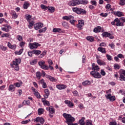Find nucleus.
<instances>
[{"instance_id":"obj_1","label":"nucleus","mask_w":125,"mask_h":125,"mask_svg":"<svg viewBox=\"0 0 125 125\" xmlns=\"http://www.w3.org/2000/svg\"><path fill=\"white\" fill-rule=\"evenodd\" d=\"M62 116L64 119H65V123L69 125L71 123H74L75 122V118L73 117L71 115L67 113H63Z\"/></svg>"},{"instance_id":"obj_2","label":"nucleus","mask_w":125,"mask_h":125,"mask_svg":"<svg viewBox=\"0 0 125 125\" xmlns=\"http://www.w3.org/2000/svg\"><path fill=\"white\" fill-rule=\"evenodd\" d=\"M73 12L77 13V14H86V11L82 8L73 7L72 8Z\"/></svg>"},{"instance_id":"obj_3","label":"nucleus","mask_w":125,"mask_h":125,"mask_svg":"<svg viewBox=\"0 0 125 125\" xmlns=\"http://www.w3.org/2000/svg\"><path fill=\"white\" fill-rule=\"evenodd\" d=\"M116 22V24H115V23ZM111 24L114 25H116L117 27H123L124 23H123L122 22H121V21L118 18H116L114 21L111 22Z\"/></svg>"},{"instance_id":"obj_4","label":"nucleus","mask_w":125,"mask_h":125,"mask_svg":"<svg viewBox=\"0 0 125 125\" xmlns=\"http://www.w3.org/2000/svg\"><path fill=\"white\" fill-rule=\"evenodd\" d=\"M28 46L30 49H37L38 47L42 46V44L37 42H34L33 43H30Z\"/></svg>"},{"instance_id":"obj_5","label":"nucleus","mask_w":125,"mask_h":125,"mask_svg":"<svg viewBox=\"0 0 125 125\" xmlns=\"http://www.w3.org/2000/svg\"><path fill=\"white\" fill-rule=\"evenodd\" d=\"M90 75L95 79H101L102 78L101 74L98 71H91Z\"/></svg>"},{"instance_id":"obj_6","label":"nucleus","mask_w":125,"mask_h":125,"mask_svg":"<svg viewBox=\"0 0 125 125\" xmlns=\"http://www.w3.org/2000/svg\"><path fill=\"white\" fill-rule=\"evenodd\" d=\"M120 74V81L123 82L124 81L125 82V69H120L119 71Z\"/></svg>"},{"instance_id":"obj_7","label":"nucleus","mask_w":125,"mask_h":125,"mask_svg":"<svg viewBox=\"0 0 125 125\" xmlns=\"http://www.w3.org/2000/svg\"><path fill=\"white\" fill-rule=\"evenodd\" d=\"M38 64L43 70H48L49 69L48 66L45 65V62L43 61L39 62Z\"/></svg>"},{"instance_id":"obj_8","label":"nucleus","mask_w":125,"mask_h":125,"mask_svg":"<svg viewBox=\"0 0 125 125\" xmlns=\"http://www.w3.org/2000/svg\"><path fill=\"white\" fill-rule=\"evenodd\" d=\"M84 25V21L80 20L78 21V23L76 25V28H78L79 30H83V27Z\"/></svg>"},{"instance_id":"obj_9","label":"nucleus","mask_w":125,"mask_h":125,"mask_svg":"<svg viewBox=\"0 0 125 125\" xmlns=\"http://www.w3.org/2000/svg\"><path fill=\"white\" fill-rule=\"evenodd\" d=\"M102 37L103 38H109L111 40H112V39H114V36H112L111 33L107 32H104L102 34Z\"/></svg>"},{"instance_id":"obj_10","label":"nucleus","mask_w":125,"mask_h":125,"mask_svg":"<svg viewBox=\"0 0 125 125\" xmlns=\"http://www.w3.org/2000/svg\"><path fill=\"white\" fill-rule=\"evenodd\" d=\"M67 4L69 6H76V5L80 4V3L79 0H73L69 1Z\"/></svg>"},{"instance_id":"obj_11","label":"nucleus","mask_w":125,"mask_h":125,"mask_svg":"<svg viewBox=\"0 0 125 125\" xmlns=\"http://www.w3.org/2000/svg\"><path fill=\"white\" fill-rule=\"evenodd\" d=\"M106 99L109 100L110 102H114L116 100V96H112V94H109L105 96Z\"/></svg>"},{"instance_id":"obj_12","label":"nucleus","mask_w":125,"mask_h":125,"mask_svg":"<svg viewBox=\"0 0 125 125\" xmlns=\"http://www.w3.org/2000/svg\"><path fill=\"white\" fill-rule=\"evenodd\" d=\"M46 110L49 112V114H53V115L55 114V108L51 105L50 107H46Z\"/></svg>"},{"instance_id":"obj_13","label":"nucleus","mask_w":125,"mask_h":125,"mask_svg":"<svg viewBox=\"0 0 125 125\" xmlns=\"http://www.w3.org/2000/svg\"><path fill=\"white\" fill-rule=\"evenodd\" d=\"M35 121L36 123H40L41 125L44 124V119L42 117H38L35 119Z\"/></svg>"},{"instance_id":"obj_14","label":"nucleus","mask_w":125,"mask_h":125,"mask_svg":"<svg viewBox=\"0 0 125 125\" xmlns=\"http://www.w3.org/2000/svg\"><path fill=\"white\" fill-rule=\"evenodd\" d=\"M43 26V24L39 22L34 24V28L35 30H40V29H42Z\"/></svg>"},{"instance_id":"obj_15","label":"nucleus","mask_w":125,"mask_h":125,"mask_svg":"<svg viewBox=\"0 0 125 125\" xmlns=\"http://www.w3.org/2000/svg\"><path fill=\"white\" fill-rule=\"evenodd\" d=\"M64 103L65 104H66V105H67L68 107H69V108H73V107H74V104L70 101L66 100L64 101Z\"/></svg>"},{"instance_id":"obj_16","label":"nucleus","mask_w":125,"mask_h":125,"mask_svg":"<svg viewBox=\"0 0 125 125\" xmlns=\"http://www.w3.org/2000/svg\"><path fill=\"white\" fill-rule=\"evenodd\" d=\"M30 2L28 1H25L24 2L23 8L24 9H28V8L30 7Z\"/></svg>"},{"instance_id":"obj_17","label":"nucleus","mask_w":125,"mask_h":125,"mask_svg":"<svg viewBox=\"0 0 125 125\" xmlns=\"http://www.w3.org/2000/svg\"><path fill=\"white\" fill-rule=\"evenodd\" d=\"M93 72H95L96 71L97 72L99 70H100V68L97 65H95V63H93L92 64Z\"/></svg>"},{"instance_id":"obj_18","label":"nucleus","mask_w":125,"mask_h":125,"mask_svg":"<svg viewBox=\"0 0 125 125\" xmlns=\"http://www.w3.org/2000/svg\"><path fill=\"white\" fill-rule=\"evenodd\" d=\"M32 90L34 92V95H35L37 98H38L39 99H40V98L42 97V96H41V94H40V93H39L38 92V90H37L36 89L33 88Z\"/></svg>"},{"instance_id":"obj_19","label":"nucleus","mask_w":125,"mask_h":125,"mask_svg":"<svg viewBox=\"0 0 125 125\" xmlns=\"http://www.w3.org/2000/svg\"><path fill=\"white\" fill-rule=\"evenodd\" d=\"M44 92L45 94H44L43 96L44 98L47 99L48 96H49V94H50V92H49V90L48 89H45L44 90Z\"/></svg>"},{"instance_id":"obj_20","label":"nucleus","mask_w":125,"mask_h":125,"mask_svg":"<svg viewBox=\"0 0 125 125\" xmlns=\"http://www.w3.org/2000/svg\"><path fill=\"white\" fill-rule=\"evenodd\" d=\"M111 13L112 14H114V15H117L118 17H122V16H124V14L123 12L117 11V12H112Z\"/></svg>"},{"instance_id":"obj_21","label":"nucleus","mask_w":125,"mask_h":125,"mask_svg":"<svg viewBox=\"0 0 125 125\" xmlns=\"http://www.w3.org/2000/svg\"><path fill=\"white\" fill-rule=\"evenodd\" d=\"M56 87L60 90L65 89V88H66L67 85L65 84H58L56 85Z\"/></svg>"},{"instance_id":"obj_22","label":"nucleus","mask_w":125,"mask_h":125,"mask_svg":"<svg viewBox=\"0 0 125 125\" xmlns=\"http://www.w3.org/2000/svg\"><path fill=\"white\" fill-rule=\"evenodd\" d=\"M62 19L63 20H66V21H70L71 19H74V16H64L62 17Z\"/></svg>"},{"instance_id":"obj_23","label":"nucleus","mask_w":125,"mask_h":125,"mask_svg":"<svg viewBox=\"0 0 125 125\" xmlns=\"http://www.w3.org/2000/svg\"><path fill=\"white\" fill-rule=\"evenodd\" d=\"M97 62L100 66H105L106 65V62L100 59L97 60Z\"/></svg>"},{"instance_id":"obj_24","label":"nucleus","mask_w":125,"mask_h":125,"mask_svg":"<svg viewBox=\"0 0 125 125\" xmlns=\"http://www.w3.org/2000/svg\"><path fill=\"white\" fill-rule=\"evenodd\" d=\"M15 86H14V84H10L9 86V88L8 89V90H9V91H15Z\"/></svg>"},{"instance_id":"obj_25","label":"nucleus","mask_w":125,"mask_h":125,"mask_svg":"<svg viewBox=\"0 0 125 125\" xmlns=\"http://www.w3.org/2000/svg\"><path fill=\"white\" fill-rule=\"evenodd\" d=\"M98 51H100V52H102V53H104L105 54L106 53V49L105 48H103L102 47H99L98 48Z\"/></svg>"},{"instance_id":"obj_26","label":"nucleus","mask_w":125,"mask_h":125,"mask_svg":"<svg viewBox=\"0 0 125 125\" xmlns=\"http://www.w3.org/2000/svg\"><path fill=\"white\" fill-rule=\"evenodd\" d=\"M11 12V14H12V17L13 19H16V18L18 17V16L17 15L16 12L14 11H12Z\"/></svg>"},{"instance_id":"obj_27","label":"nucleus","mask_w":125,"mask_h":125,"mask_svg":"<svg viewBox=\"0 0 125 125\" xmlns=\"http://www.w3.org/2000/svg\"><path fill=\"white\" fill-rule=\"evenodd\" d=\"M84 120H85V118L82 117L81 120L79 121V124L80 125H85V122H84Z\"/></svg>"},{"instance_id":"obj_28","label":"nucleus","mask_w":125,"mask_h":125,"mask_svg":"<svg viewBox=\"0 0 125 125\" xmlns=\"http://www.w3.org/2000/svg\"><path fill=\"white\" fill-rule=\"evenodd\" d=\"M93 32H94V33H100V32H101V27L97 26L94 29Z\"/></svg>"},{"instance_id":"obj_29","label":"nucleus","mask_w":125,"mask_h":125,"mask_svg":"<svg viewBox=\"0 0 125 125\" xmlns=\"http://www.w3.org/2000/svg\"><path fill=\"white\" fill-rule=\"evenodd\" d=\"M91 83L90 82V81L88 80H86L85 81H84L82 83V85L83 86H86L87 85H89V84H90Z\"/></svg>"},{"instance_id":"obj_30","label":"nucleus","mask_w":125,"mask_h":125,"mask_svg":"<svg viewBox=\"0 0 125 125\" xmlns=\"http://www.w3.org/2000/svg\"><path fill=\"white\" fill-rule=\"evenodd\" d=\"M79 4H87L88 3V1L87 0H78Z\"/></svg>"},{"instance_id":"obj_31","label":"nucleus","mask_w":125,"mask_h":125,"mask_svg":"<svg viewBox=\"0 0 125 125\" xmlns=\"http://www.w3.org/2000/svg\"><path fill=\"white\" fill-rule=\"evenodd\" d=\"M48 10V11H49V12H50V13H53V12L55 11V8H54V7L49 6Z\"/></svg>"},{"instance_id":"obj_32","label":"nucleus","mask_w":125,"mask_h":125,"mask_svg":"<svg viewBox=\"0 0 125 125\" xmlns=\"http://www.w3.org/2000/svg\"><path fill=\"white\" fill-rule=\"evenodd\" d=\"M36 75L37 79H38V80H41V78H42V73L39 71H37L36 73Z\"/></svg>"},{"instance_id":"obj_33","label":"nucleus","mask_w":125,"mask_h":125,"mask_svg":"<svg viewBox=\"0 0 125 125\" xmlns=\"http://www.w3.org/2000/svg\"><path fill=\"white\" fill-rule=\"evenodd\" d=\"M86 39L87 41H89V42H92L94 41V38H93L92 36H87Z\"/></svg>"},{"instance_id":"obj_34","label":"nucleus","mask_w":125,"mask_h":125,"mask_svg":"<svg viewBox=\"0 0 125 125\" xmlns=\"http://www.w3.org/2000/svg\"><path fill=\"white\" fill-rule=\"evenodd\" d=\"M33 53L36 55H40L42 53V51L39 50H33Z\"/></svg>"},{"instance_id":"obj_35","label":"nucleus","mask_w":125,"mask_h":125,"mask_svg":"<svg viewBox=\"0 0 125 125\" xmlns=\"http://www.w3.org/2000/svg\"><path fill=\"white\" fill-rule=\"evenodd\" d=\"M62 29L59 28H55L53 29V33H59Z\"/></svg>"},{"instance_id":"obj_36","label":"nucleus","mask_w":125,"mask_h":125,"mask_svg":"<svg viewBox=\"0 0 125 125\" xmlns=\"http://www.w3.org/2000/svg\"><path fill=\"white\" fill-rule=\"evenodd\" d=\"M41 7L42 9H43L44 11H45V10H47V9H48L49 6L48 7L43 4H41Z\"/></svg>"},{"instance_id":"obj_37","label":"nucleus","mask_w":125,"mask_h":125,"mask_svg":"<svg viewBox=\"0 0 125 125\" xmlns=\"http://www.w3.org/2000/svg\"><path fill=\"white\" fill-rule=\"evenodd\" d=\"M22 104H23V105H30V104H31V102H30L29 100H25L23 102Z\"/></svg>"},{"instance_id":"obj_38","label":"nucleus","mask_w":125,"mask_h":125,"mask_svg":"<svg viewBox=\"0 0 125 125\" xmlns=\"http://www.w3.org/2000/svg\"><path fill=\"white\" fill-rule=\"evenodd\" d=\"M16 38L19 42H23V37L21 35H18Z\"/></svg>"},{"instance_id":"obj_39","label":"nucleus","mask_w":125,"mask_h":125,"mask_svg":"<svg viewBox=\"0 0 125 125\" xmlns=\"http://www.w3.org/2000/svg\"><path fill=\"white\" fill-rule=\"evenodd\" d=\"M115 70H119L121 68V66L118 63H115L114 66Z\"/></svg>"},{"instance_id":"obj_40","label":"nucleus","mask_w":125,"mask_h":125,"mask_svg":"<svg viewBox=\"0 0 125 125\" xmlns=\"http://www.w3.org/2000/svg\"><path fill=\"white\" fill-rule=\"evenodd\" d=\"M32 19V16L28 15H26L25 19L28 21V22H30L31 19Z\"/></svg>"},{"instance_id":"obj_41","label":"nucleus","mask_w":125,"mask_h":125,"mask_svg":"<svg viewBox=\"0 0 125 125\" xmlns=\"http://www.w3.org/2000/svg\"><path fill=\"white\" fill-rule=\"evenodd\" d=\"M38 63V60L34 59L32 62H30L31 65H36V64Z\"/></svg>"},{"instance_id":"obj_42","label":"nucleus","mask_w":125,"mask_h":125,"mask_svg":"<svg viewBox=\"0 0 125 125\" xmlns=\"http://www.w3.org/2000/svg\"><path fill=\"white\" fill-rule=\"evenodd\" d=\"M46 30H47V28L45 27L43 28L40 29L39 30V33H44V32H45V31H46Z\"/></svg>"},{"instance_id":"obj_43","label":"nucleus","mask_w":125,"mask_h":125,"mask_svg":"<svg viewBox=\"0 0 125 125\" xmlns=\"http://www.w3.org/2000/svg\"><path fill=\"white\" fill-rule=\"evenodd\" d=\"M90 3L92 5H94V6H96V5H97V2H96L95 0H91Z\"/></svg>"},{"instance_id":"obj_44","label":"nucleus","mask_w":125,"mask_h":125,"mask_svg":"<svg viewBox=\"0 0 125 125\" xmlns=\"http://www.w3.org/2000/svg\"><path fill=\"white\" fill-rule=\"evenodd\" d=\"M23 50H24V49H21L19 51L16 52V54H17L18 55H21V54H22L23 53Z\"/></svg>"},{"instance_id":"obj_45","label":"nucleus","mask_w":125,"mask_h":125,"mask_svg":"<svg viewBox=\"0 0 125 125\" xmlns=\"http://www.w3.org/2000/svg\"><path fill=\"white\" fill-rule=\"evenodd\" d=\"M38 114L42 115L43 113V109L42 108H39L38 110Z\"/></svg>"},{"instance_id":"obj_46","label":"nucleus","mask_w":125,"mask_h":125,"mask_svg":"<svg viewBox=\"0 0 125 125\" xmlns=\"http://www.w3.org/2000/svg\"><path fill=\"white\" fill-rule=\"evenodd\" d=\"M11 67H12V68H15V71H19V66L18 65L14 66L13 64H11Z\"/></svg>"},{"instance_id":"obj_47","label":"nucleus","mask_w":125,"mask_h":125,"mask_svg":"<svg viewBox=\"0 0 125 125\" xmlns=\"http://www.w3.org/2000/svg\"><path fill=\"white\" fill-rule=\"evenodd\" d=\"M34 25V21L30 22L29 25H28V27L29 29H32V27Z\"/></svg>"},{"instance_id":"obj_48","label":"nucleus","mask_w":125,"mask_h":125,"mask_svg":"<svg viewBox=\"0 0 125 125\" xmlns=\"http://www.w3.org/2000/svg\"><path fill=\"white\" fill-rule=\"evenodd\" d=\"M100 15L102 17H107L108 16V14L107 13H101V14H100Z\"/></svg>"},{"instance_id":"obj_49","label":"nucleus","mask_w":125,"mask_h":125,"mask_svg":"<svg viewBox=\"0 0 125 125\" xmlns=\"http://www.w3.org/2000/svg\"><path fill=\"white\" fill-rule=\"evenodd\" d=\"M9 34L7 33H3L2 35H1V38H8Z\"/></svg>"},{"instance_id":"obj_50","label":"nucleus","mask_w":125,"mask_h":125,"mask_svg":"<svg viewBox=\"0 0 125 125\" xmlns=\"http://www.w3.org/2000/svg\"><path fill=\"white\" fill-rule=\"evenodd\" d=\"M0 49H1V50H3L4 51H5V50L7 49V47H4L3 45H0Z\"/></svg>"},{"instance_id":"obj_51","label":"nucleus","mask_w":125,"mask_h":125,"mask_svg":"<svg viewBox=\"0 0 125 125\" xmlns=\"http://www.w3.org/2000/svg\"><path fill=\"white\" fill-rule=\"evenodd\" d=\"M51 82H57V80H56L55 79V78L51 76V77H50V79H49Z\"/></svg>"},{"instance_id":"obj_52","label":"nucleus","mask_w":125,"mask_h":125,"mask_svg":"<svg viewBox=\"0 0 125 125\" xmlns=\"http://www.w3.org/2000/svg\"><path fill=\"white\" fill-rule=\"evenodd\" d=\"M43 104L44 105V106H45V105H47V106H48L49 107H50V103L47 100L45 102V103H44Z\"/></svg>"},{"instance_id":"obj_53","label":"nucleus","mask_w":125,"mask_h":125,"mask_svg":"<svg viewBox=\"0 0 125 125\" xmlns=\"http://www.w3.org/2000/svg\"><path fill=\"white\" fill-rule=\"evenodd\" d=\"M119 4L120 5H125V0H120Z\"/></svg>"},{"instance_id":"obj_54","label":"nucleus","mask_w":125,"mask_h":125,"mask_svg":"<svg viewBox=\"0 0 125 125\" xmlns=\"http://www.w3.org/2000/svg\"><path fill=\"white\" fill-rule=\"evenodd\" d=\"M2 31H5V32H9V29L8 28H7L6 27H1Z\"/></svg>"},{"instance_id":"obj_55","label":"nucleus","mask_w":125,"mask_h":125,"mask_svg":"<svg viewBox=\"0 0 125 125\" xmlns=\"http://www.w3.org/2000/svg\"><path fill=\"white\" fill-rule=\"evenodd\" d=\"M3 27H5L6 28H7V29H8L9 30V29H12V27L8 25V24H4L3 25Z\"/></svg>"},{"instance_id":"obj_56","label":"nucleus","mask_w":125,"mask_h":125,"mask_svg":"<svg viewBox=\"0 0 125 125\" xmlns=\"http://www.w3.org/2000/svg\"><path fill=\"white\" fill-rule=\"evenodd\" d=\"M48 63L49 64V66L53 65V62H52V60H51V59L48 60Z\"/></svg>"},{"instance_id":"obj_57","label":"nucleus","mask_w":125,"mask_h":125,"mask_svg":"<svg viewBox=\"0 0 125 125\" xmlns=\"http://www.w3.org/2000/svg\"><path fill=\"white\" fill-rule=\"evenodd\" d=\"M106 57H107V60H108V61H112V56H111L108 54H106Z\"/></svg>"},{"instance_id":"obj_58","label":"nucleus","mask_w":125,"mask_h":125,"mask_svg":"<svg viewBox=\"0 0 125 125\" xmlns=\"http://www.w3.org/2000/svg\"><path fill=\"white\" fill-rule=\"evenodd\" d=\"M25 43H25V42H21L20 43V46H21V47L23 48V47H24V46Z\"/></svg>"},{"instance_id":"obj_59","label":"nucleus","mask_w":125,"mask_h":125,"mask_svg":"<svg viewBox=\"0 0 125 125\" xmlns=\"http://www.w3.org/2000/svg\"><path fill=\"white\" fill-rule=\"evenodd\" d=\"M15 61L18 64H20V63H21V59L20 58L16 59Z\"/></svg>"},{"instance_id":"obj_60","label":"nucleus","mask_w":125,"mask_h":125,"mask_svg":"<svg viewBox=\"0 0 125 125\" xmlns=\"http://www.w3.org/2000/svg\"><path fill=\"white\" fill-rule=\"evenodd\" d=\"M86 125H92V123L91 121L87 120L86 121Z\"/></svg>"},{"instance_id":"obj_61","label":"nucleus","mask_w":125,"mask_h":125,"mask_svg":"<svg viewBox=\"0 0 125 125\" xmlns=\"http://www.w3.org/2000/svg\"><path fill=\"white\" fill-rule=\"evenodd\" d=\"M109 46L111 47L112 49H114L115 48V44H114V43H111V44H109Z\"/></svg>"},{"instance_id":"obj_62","label":"nucleus","mask_w":125,"mask_h":125,"mask_svg":"<svg viewBox=\"0 0 125 125\" xmlns=\"http://www.w3.org/2000/svg\"><path fill=\"white\" fill-rule=\"evenodd\" d=\"M117 57H118V58H125V56H124V55L122 54H119L117 55Z\"/></svg>"},{"instance_id":"obj_63","label":"nucleus","mask_w":125,"mask_h":125,"mask_svg":"<svg viewBox=\"0 0 125 125\" xmlns=\"http://www.w3.org/2000/svg\"><path fill=\"white\" fill-rule=\"evenodd\" d=\"M109 125H117V122L112 121L109 123Z\"/></svg>"},{"instance_id":"obj_64","label":"nucleus","mask_w":125,"mask_h":125,"mask_svg":"<svg viewBox=\"0 0 125 125\" xmlns=\"http://www.w3.org/2000/svg\"><path fill=\"white\" fill-rule=\"evenodd\" d=\"M101 74L102 75V76H105L106 75V72H105V71L102 69L101 70Z\"/></svg>"}]
</instances>
